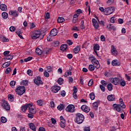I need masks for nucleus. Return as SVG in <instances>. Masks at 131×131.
I'll return each mask as SVG.
<instances>
[{
	"mask_svg": "<svg viewBox=\"0 0 131 131\" xmlns=\"http://www.w3.org/2000/svg\"><path fill=\"white\" fill-rule=\"evenodd\" d=\"M119 103L120 104H117L116 103L114 104L113 106L114 107V108H116V111L118 112H120V113H121L123 111L122 108L125 109V104H124V102H123V99H122V98H120Z\"/></svg>",
	"mask_w": 131,
	"mask_h": 131,
	"instance_id": "1",
	"label": "nucleus"
},
{
	"mask_svg": "<svg viewBox=\"0 0 131 131\" xmlns=\"http://www.w3.org/2000/svg\"><path fill=\"white\" fill-rule=\"evenodd\" d=\"M83 120H84V116L83 115L78 113L76 115L75 121L78 124H81L82 122H83Z\"/></svg>",
	"mask_w": 131,
	"mask_h": 131,
	"instance_id": "2",
	"label": "nucleus"
},
{
	"mask_svg": "<svg viewBox=\"0 0 131 131\" xmlns=\"http://www.w3.org/2000/svg\"><path fill=\"white\" fill-rule=\"evenodd\" d=\"M15 92L19 96H22L26 92V89L24 86H19L15 89Z\"/></svg>",
	"mask_w": 131,
	"mask_h": 131,
	"instance_id": "3",
	"label": "nucleus"
},
{
	"mask_svg": "<svg viewBox=\"0 0 131 131\" xmlns=\"http://www.w3.org/2000/svg\"><path fill=\"white\" fill-rule=\"evenodd\" d=\"M40 31L37 30L31 32L30 35L32 39H37L40 36H41Z\"/></svg>",
	"mask_w": 131,
	"mask_h": 131,
	"instance_id": "4",
	"label": "nucleus"
},
{
	"mask_svg": "<svg viewBox=\"0 0 131 131\" xmlns=\"http://www.w3.org/2000/svg\"><path fill=\"white\" fill-rule=\"evenodd\" d=\"M104 10L106 13V15H111V14L114 13L115 8L114 7H111L106 8Z\"/></svg>",
	"mask_w": 131,
	"mask_h": 131,
	"instance_id": "5",
	"label": "nucleus"
},
{
	"mask_svg": "<svg viewBox=\"0 0 131 131\" xmlns=\"http://www.w3.org/2000/svg\"><path fill=\"white\" fill-rule=\"evenodd\" d=\"M34 82L36 84V85H39L40 84H43V82L41 80V77L40 76H38L37 77H35L34 79Z\"/></svg>",
	"mask_w": 131,
	"mask_h": 131,
	"instance_id": "6",
	"label": "nucleus"
},
{
	"mask_svg": "<svg viewBox=\"0 0 131 131\" xmlns=\"http://www.w3.org/2000/svg\"><path fill=\"white\" fill-rule=\"evenodd\" d=\"M2 106L3 107L4 109L6 110V111H9L11 108L10 107V105L8 102L6 100H3L2 102Z\"/></svg>",
	"mask_w": 131,
	"mask_h": 131,
	"instance_id": "7",
	"label": "nucleus"
},
{
	"mask_svg": "<svg viewBox=\"0 0 131 131\" xmlns=\"http://www.w3.org/2000/svg\"><path fill=\"white\" fill-rule=\"evenodd\" d=\"M75 106L74 105L72 104H69L66 108V111H67V112H70L71 113H72L74 112Z\"/></svg>",
	"mask_w": 131,
	"mask_h": 131,
	"instance_id": "8",
	"label": "nucleus"
},
{
	"mask_svg": "<svg viewBox=\"0 0 131 131\" xmlns=\"http://www.w3.org/2000/svg\"><path fill=\"white\" fill-rule=\"evenodd\" d=\"M120 79L118 78H114L111 80V82L114 83L115 85H118L120 83Z\"/></svg>",
	"mask_w": 131,
	"mask_h": 131,
	"instance_id": "9",
	"label": "nucleus"
},
{
	"mask_svg": "<svg viewBox=\"0 0 131 131\" xmlns=\"http://www.w3.org/2000/svg\"><path fill=\"white\" fill-rule=\"evenodd\" d=\"M30 107H32V103L26 104L25 105L21 106V111H23V112H25V111L27 110V108H29Z\"/></svg>",
	"mask_w": 131,
	"mask_h": 131,
	"instance_id": "10",
	"label": "nucleus"
},
{
	"mask_svg": "<svg viewBox=\"0 0 131 131\" xmlns=\"http://www.w3.org/2000/svg\"><path fill=\"white\" fill-rule=\"evenodd\" d=\"M92 62L94 64L95 66V68L97 69H99L100 68V62H99V60H97V59H93L92 60Z\"/></svg>",
	"mask_w": 131,
	"mask_h": 131,
	"instance_id": "11",
	"label": "nucleus"
},
{
	"mask_svg": "<svg viewBox=\"0 0 131 131\" xmlns=\"http://www.w3.org/2000/svg\"><path fill=\"white\" fill-rule=\"evenodd\" d=\"M81 110L83 111V112H85L86 113H89L90 111L91 110L90 107L87 105H83L81 107Z\"/></svg>",
	"mask_w": 131,
	"mask_h": 131,
	"instance_id": "12",
	"label": "nucleus"
},
{
	"mask_svg": "<svg viewBox=\"0 0 131 131\" xmlns=\"http://www.w3.org/2000/svg\"><path fill=\"white\" fill-rule=\"evenodd\" d=\"M9 15H11L12 17H18V16H19L18 11L16 10H14V11L10 10L9 12Z\"/></svg>",
	"mask_w": 131,
	"mask_h": 131,
	"instance_id": "13",
	"label": "nucleus"
},
{
	"mask_svg": "<svg viewBox=\"0 0 131 131\" xmlns=\"http://www.w3.org/2000/svg\"><path fill=\"white\" fill-rule=\"evenodd\" d=\"M53 93H58L61 90V88L59 86H53L51 88Z\"/></svg>",
	"mask_w": 131,
	"mask_h": 131,
	"instance_id": "14",
	"label": "nucleus"
},
{
	"mask_svg": "<svg viewBox=\"0 0 131 131\" xmlns=\"http://www.w3.org/2000/svg\"><path fill=\"white\" fill-rule=\"evenodd\" d=\"M93 25L95 29H98L99 28V24L97 20L95 18L92 19Z\"/></svg>",
	"mask_w": 131,
	"mask_h": 131,
	"instance_id": "15",
	"label": "nucleus"
},
{
	"mask_svg": "<svg viewBox=\"0 0 131 131\" xmlns=\"http://www.w3.org/2000/svg\"><path fill=\"white\" fill-rule=\"evenodd\" d=\"M112 65L113 66H120L121 63L117 59H115L112 61Z\"/></svg>",
	"mask_w": 131,
	"mask_h": 131,
	"instance_id": "16",
	"label": "nucleus"
},
{
	"mask_svg": "<svg viewBox=\"0 0 131 131\" xmlns=\"http://www.w3.org/2000/svg\"><path fill=\"white\" fill-rule=\"evenodd\" d=\"M58 34V31L56 29H52L50 33V36L53 37V36H56L57 34Z\"/></svg>",
	"mask_w": 131,
	"mask_h": 131,
	"instance_id": "17",
	"label": "nucleus"
},
{
	"mask_svg": "<svg viewBox=\"0 0 131 131\" xmlns=\"http://www.w3.org/2000/svg\"><path fill=\"white\" fill-rule=\"evenodd\" d=\"M107 100L110 101V102H113V101L115 100V95H111L107 96Z\"/></svg>",
	"mask_w": 131,
	"mask_h": 131,
	"instance_id": "18",
	"label": "nucleus"
},
{
	"mask_svg": "<svg viewBox=\"0 0 131 131\" xmlns=\"http://www.w3.org/2000/svg\"><path fill=\"white\" fill-rule=\"evenodd\" d=\"M100 102L96 101L93 103V107L95 111L98 110V107H99V104Z\"/></svg>",
	"mask_w": 131,
	"mask_h": 131,
	"instance_id": "19",
	"label": "nucleus"
},
{
	"mask_svg": "<svg viewBox=\"0 0 131 131\" xmlns=\"http://www.w3.org/2000/svg\"><path fill=\"white\" fill-rule=\"evenodd\" d=\"M112 54L114 55V56H117L118 55V52L116 51V49L114 48V46H112V50H111Z\"/></svg>",
	"mask_w": 131,
	"mask_h": 131,
	"instance_id": "20",
	"label": "nucleus"
},
{
	"mask_svg": "<svg viewBox=\"0 0 131 131\" xmlns=\"http://www.w3.org/2000/svg\"><path fill=\"white\" fill-rule=\"evenodd\" d=\"M29 113L31 114H35L36 113V110L32 107V106L29 107Z\"/></svg>",
	"mask_w": 131,
	"mask_h": 131,
	"instance_id": "21",
	"label": "nucleus"
},
{
	"mask_svg": "<svg viewBox=\"0 0 131 131\" xmlns=\"http://www.w3.org/2000/svg\"><path fill=\"white\" fill-rule=\"evenodd\" d=\"M68 48V46L66 44H63L60 46V51H62L64 52V51H66L67 50V48Z\"/></svg>",
	"mask_w": 131,
	"mask_h": 131,
	"instance_id": "22",
	"label": "nucleus"
},
{
	"mask_svg": "<svg viewBox=\"0 0 131 131\" xmlns=\"http://www.w3.org/2000/svg\"><path fill=\"white\" fill-rule=\"evenodd\" d=\"M80 51V46H77L74 50L73 53L74 54H78V52Z\"/></svg>",
	"mask_w": 131,
	"mask_h": 131,
	"instance_id": "23",
	"label": "nucleus"
},
{
	"mask_svg": "<svg viewBox=\"0 0 131 131\" xmlns=\"http://www.w3.org/2000/svg\"><path fill=\"white\" fill-rule=\"evenodd\" d=\"M29 126L31 129H32L33 131H36V128H35V125L32 123L29 124Z\"/></svg>",
	"mask_w": 131,
	"mask_h": 131,
	"instance_id": "24",
	"label": "nucleus"
},
{
	"mask_svg": "<svg viewBox=\"0 0 131 131\" xmlns=\"http://www.w3.org/2000/svg\"><path fill=\"white\" fill-rule=\"evenodd\" d=\"M0 9L1 11H6L7 10H8V8L7 7L6 5L5 4H1L0 5Z\"/></svg>",
	"mask_w": 131,
	"mask_h": 131,
	"instance_id": "25",
	"label": "nucleus"
},
{
	"mask_svg": "<svg viewBox=\"0 0 131 131\" xmlns=\"http://www.w3.org/2000/svg\"><path fill=\"white\" fill-rule=\"evenodd\" d=\"M106 28L108 30H109V29H112L114 31H116V27L114 26H112L111 24H110V26H107Z\"/></svg>",
	"mask_w": 131,
	"mask_h": 131,
	"instance_id": "26",
	"label": "nucleus"
},
{
	"mask_svg": "<svg viewBox=\"0 0 131 131\" xmlns=\"http://www.w3.org/2000/svg\"><path fill=\"white\" fill-rule=\"evenodd\" d=\"M107 89L108 91H109V92H111V91L113 90V85L112 84V83H108L107 85Z\"/></svg>",
	"mask_w": 131,
	"mask_h": 131,
	"instance_id": "27",
	"label": "nucleus"
},
{
	"mask_svg": "<svg viewBox=\"0 0 131 131\" xmlns=\"http://www.w3.org/2000/svg\"><path fill=\"white\" fill-rule=\"evenodd\" d=\"M1 39H2V41L4 42H8L9 41V39L6 38V37L4 36H1L0 37Z\"/></svg>",
	"mask_w": 131,
	"mask_h": 131,
	"instance_id": "28",
	"label": "nucleus"
},
{
	"mask_svg": "<svg viewBox=\"0 0 131 131\" xmlns=\"http://www.w3.org/2000/svg\"><path fill=\"white\" fill-rule=\"evenodd\" d=\"M35 52L37 55H39V56H41V55H42V51L41 50L39 49V48H36Z\"/></svg>",
	"mask_w": 131,
	"mask_h": 131,
	"instance_id": "29",
	"label": "nucleus"
},
{
	"mask_svg": "<svg viewBox=\"0 0 131 131\" xmlns=\"http://www.w3.org/2000/svg\"><path fill=\"white\" fill-rule=\"evenodd\" d=\"M93 50L94 51H99V50H100V46L99 44H94Z\"/></svg>",
	"mask_w": 131,
	"mask_h": 131,
	"instance_id": "30",
	"label": "nucleus"
},
{
	"mask_svg": "<svg viewBox=\"0 0 131 131\" xmlns=\"http://www.w3.org/2000/svg\"><path fill=\"white\" fill-rule=\"evenodd\" d=\"M65 21V19L62 17H58L57 18V23H62Z\"/></svg>",
	"mask_w": 131,
	"mask_h": 131,
	"instance_id": "31",
	"label": "nucleus"
},
{
	"mask_svg": "<svg viewBox=\"0 0 131 131\" xmlns=\"http://www.w3.org/2000/svg\"><path fill=\"white\" fill-rule=\"evenodd\" d=\"M80 27L81 29H82V30L83 29H85V26H84V20H81Z\"/></svg>",
	"mask_w": 131,
	"mask_h": 131,
	"instance_id": "32",
	"label": "nucleus"
},
{
	"mask_svg": "<svg viewBox=\"0 0 131 131\" xmlns=\"http://www.w3.org/2000/svg\"><path fill=\"white\" fill-rule=\"evenodd\" d=\"M10 65H11V62L8 61V62H5L3 66V68H7V67H9Z\"/></svg>",
	"mask_w": 131,
	"mask_h": 131,
	"instance_id": "33",
	"label": "nucleus"
},
{
	"mask_svg": "<svg viewBox=\"0 0 131 131\" xmlns=\"http://www.w3.org/2000/svg\"><path fill=\"white\" fill-rule=\"evenodd\" d=\"M88 69L90 70V71H94V70H95V66L93 64H90L88 67Z\"/></svg>",
	"mask_w": 131,
	"mask_h": 131,
	"instance_id": "34",
	"label": "nucleus"
},
{
	"mask_svg": "<svg viewBox=\"0 0 131 131\" xmlns=\"http://www.w3.org/2000/svg\"><path fill=\"white\" fill-rule=\"evenodd\" d=\"M2 16L3 18V19H7L8 17H9V15L8 14V13L7 12H3L2 14Z\"/></svg>",
	"mask_w": 131,
	"mask_h": 131,
	"instance_id": "35",
	"label": "nucleus"
},
{
	"mask_svg": "<svg viewBox=\"0 0 131 131\" xmlns=\"http://www.w3.org/2000/svg\"><path fill=\"white\" fill-rule=\"evenodd\" d=\"M69 75H72V72L70 71H67L64 74V77H67Z\"/></svg>",
	"mask_w": 131,
	"mask_h": 131,
	"instance_id": "36",
	"label": "nucleus"
},
{
	"mask_svg": "<svg viewBox=\"0 0 131 131\" xmlns=\"http://www.w3.org/2000/svg\"><path fill=\"white\" fill-rule=\"evenodd\" d=\"M8 100L11 101V102H13L14 101V96L12 94L8 95Z\"/></svg>",
	"mask_w": 131,
	"mask_h": 131,
	"instance_id": "37",
	"label": "nucleus"
},
{
	"mask_svg": "<svg viewBox=\"0 0 131 131\" xmlns=\"http://www.w3.org/2000/svg\"><path fill=\"white\" fill-rule=\"evenodd\" d=\"M57 82L59 84H63V82H64V79L62 78H59Z\"/></svg>",
	"mask_w": 131,
	"mask_h": 131,
	"instance_id": "38",
	"label": "nucleus"
},
{
	"mask_svg": "<svg viewBox=\"0 0 131 131\" xmlns=\"http://www.w3.org/2000/svg\"><path fill=\"white\" fill-rule=\"evenodd\" d=\"M64 108V105L63 104H60L57 106L58 110H59V111H61V110H63Z\"/></svg>",
	"mask_w": 131,
	"mask_h": 131,
	"instance_id": "39",
	"label": "nucleus"
},
{
	"mask_svg": "<svg viewBox=\"0 0 131 131\" xmlns=\"http://www.w3.org/2000/svg\"><path fill=\"white\" fill-rule=\"evenodd\" d=\"M20 85H28V80H23L20 83Z\"/></svg>",
	"mask_w": 131,
	"mask_h": 131,
	"instance_id": "40",
	"label": "nucleus"
},
{
	"mask_svg": "<svg viewBox=\"0 0 131 131\" xmlns=\"http://www.w3.org/2000/svg\"><path fill=\"white\" fill-rule=\"evenodd\" d=\"M51 51H52V49H49V48H46V49H44L43 50V52L47 54H50V52H51Z\"/></svg>",
	"mask_w": 131,
	"mask_h": 131,
	"instance_id": "41",
	"label": "nucleus"
},
{
	"mask_svg": "<svg viewBox=\"0 0 131 131\" xmlns=\"http://www.w3.org/2000/svg\"><path fill=\"white\" fill-rule=\"evenodd\" d=\"M36 103L39 106H42L43 105V101L42 100H37Z\"/></svg>",
	"mask_w": 131,
	"mask_h": 131,
	"instance_id": "42",
	"label": "nucleus"
},
{
	"mask_svg": "<svg viewBox=\"0 0 131 131\" xmlns=\"http://www.w3.org/2000/svg\"><path fill=\"white\" fill-rule=\"evenodd\" d=\"M120 85H121V86H125V84H126V83L125 82V81L124 80H121L120 81Z\"/></svg>",
	"mask_w": 131,
	"mask_h": 131,
	"instance_id": "43",
	"label": "nucleus"
},
{
	"mask_svg": "<svg viewBox=\"0 0 131 131\" xmlns=\"http://www.w3.org/2000/svg\"><path fill=\"white\" fill-rule=\"evenodd\" d=\"M16 34H17V35H18L19 37L20 38H21V39H23L24 38L23 37V36L22 35H21V31H16Z\"/></svg>",
	"mask_w": 131,
	"mask_h": 131,
	"instance_id": "44",
	"label": "nucleus"
},
{
	"mask_svg": "<svg viewBox=\"0 0 131 131\" xmlns=\"http://www.w3.org/2000/svg\"><path fill=\"white\" fill-rule=\"evenodd\" d=\"M104 75L105 76H106V77H108L109 76H111V75H112V73H111V72H105L104 73Z\"/></svg>",
	"mask_w": 131,
	"mask_h": 131,
	"instance_id": "45",
	"label": "nucleus"
},
{
	"mask_svg": "<svg viewBox=\"0 0 131 131\" xmlns=\"http://www.w3.org/2000/svg\"><path fill=\"white\" fill-rule=\"evenodd\" d=\"M90 98L91 100H95V93H94L93 92L90 93Z\"/></svg>",
	"mask_w": 131,
	"mask_h": 131,
	"instance_id": "46",
	"label": "nucleus"
},
{
	"mask_svg": "<svg viewBox=\"0 0 131 131\" xmlns=\"http://www.w3.org/2000/svg\"><path fill=\"white\" fill-rule=\"evenodd\" d=\"M1 120L2 122H3V123H6V122H7V118H6V117H2Z\"/></svg>",
	"mask_w": 131,
	"mask_h": 131,
	"instance_id": "47",
	"label": "nucleus"
},
{
	"mask_svg": "<svg viewBox=\"0 0 131 131\" xmlns=\"http://www.w3.org/2000/svg\"><path fill=\"white\" fill-rule=\"evenodd\" d=\"M9 30L11 32H14V31H16V28L14 26H11L9 28Z\"/></svg>",
	"mask_w": 131,
	"mask_h": 131,
	"instance_id": "48",
	"label": "nucleus"
},
{
	"mask_svg": "<svg viewBox=\"0 0 131 131\" xmlns=\"http://www.w3.org/2000/svg\"><path fill=\"white\" fill-rule=\"evenodd\" d=\"M16 84V81H12L10 83V85L12 88H15V85Z\"/></svg>",
	"mask_w": 131,
	"mask_h": 131,
	"instance_id": "49",
	"label": "nucleus"
},
{
	"mask_svg": "<svg viewBox=\"0 0 131 131\" xmlns=\"http://www.w3.org/2000/svg\"><path fill=\"white\" fill-rule=\"evenodd\" d=\"M48 72H53V68L51 66L47 67Z\"/></svg>",
	"mask_w": 131,
	"mask_h": 131,
	"instance_id": "50",
	"label": "nucleus"
},
{
	"mask_svg": "<svg viewBox=\"0 0 131 131\" xmlns=\"http://www.w3.org/2000/svg\"><path fill=\"white\" fill-rule=\"evenodd\" d=\"M93 83H94V80H93V79H90L88 83L89 86H92Z\"/></svg>",
	"mask_w": 131,
	"mask_h": 131,
	"instance_id": "51",
	"label": "nucleus"
},
{
	"mask_svg": "<svg viewBox=\"0 0 131 131\" xmlns=\"http://www.w3.org/2000/svg\"><path fill=\"white\" fill-rule=\"evenodd\" d=\"M11 71L12 69H10V68H8L5 71V73L6 74H9V73H10V72H11Z\"/></svg>",
	"mask_w": 131,
	"mask_h": 131,
	"instance_id": "52",
	"label": "nucleus"
},
{
	"mask_svg": "<svg viewBox=\"0 0 131 131\" xmlns=\"http://www.w3.org/2000/svg\"><path fill=\"white\" fill-rule=\"evenodd\" d=\"M13 57V55L10 54L6 57V59L7 60H12Z\"/></svg>",
	"mask_w": 131,
	"mask_h": 131,
	"instance_id": "53",
	"label": "nucleus"
},
{
	"mask_svg": "<svg viewBox=\"0 0 131 131\" xmlns=\"http://www.w3.org/2000/svg\"><path fill=\"white\" fill-rule=\"evenodd\" d=\"M106 3H107V5H108L109 6H111V5L114 4V0H108Z\"/></svg>",
	"mask_w": 131,
	"mask_h": 131,
	"instance_id": "54",
	"label": "nucleus"
},
{
	"mask_svg": "<svg viewBox=\"0 0 131 131\" xmlns=\"http://www.w3.org/2000/svg\"><path fill=\"white\" fill-rule=\"evenodd\" d=\"M32 59H33V57L29 56L27 58H25L24 61L25 62H28V61H30V60H32Z\"/></svg>",
	"mask_w": 131,
	"mask_h": 131,
	"instance_id": "55",
	"label": "nucleus"
},
{
	"mask_svg": "<svg viewBox=\"0 0 131 131\" xmlns=\"http://www.w3.org/2000/svg\"><path fill=\"white\" fill-rule=\"evenodd\" d=\"M60 45V42L59 41H55L54 42V47H58Z\"/></svg>",
	"mask_w": 131,
	"mask_h": 131,
	"instance_id": "56",
	"label": "nucleus"
},
{
	"mask_svg": "<svg viewBox=\"0 0 131 131\" xmlns=\"http://www.w3.org/2000/svg\"><path fill=\"white\" fill-rule=\"evenodd\" d=\"M66 42L68 45H69V46H72V45H73V42H72L71 40H67Z\"/></svg>",
	"mask_w": 131,
	"mask_h": 131,
	"instance_id": "57",
	"label": "nucleus"
},
{
	"mask_svg": "<svg viewBox=\"0 0 131 131\" xmlns=\"http://www.w3.org/2000/svg\"><path fill=\"white\" fill-rule=\"evenodd\" d=\"M41 30L42 32H43V33H46V32H47V31H48V28H42L41 29Z\"/></svg>",
	"mask_w": 131,
	"mask_h": 131,
	"instance_id": "58",
	"label": "nucleus"
},
{
	"mask_svg": "<svg viewBox=\"0 0 131 131\" xmlns=\"http://www.w3.org/2000/svg\"><path fill=\"white\" fill-rule=\"evenodd\" d=\"M27 73L28 74V75H30V76H32V71L31 70H28L27 72Z\"/></svg>",
	"mask_w": 131,
	"mask_h": 131,
	"instance_id": "59",
	"label": "nucleus"
},
{
	"mask_svg": "<svg viewBox=\"0 0 131 131\" xmlns=\"http://www.w3.org/2000/svg\"><path fill=\"white\" fill-rule=\"evenodd\" d=\"M44 76H45V77H49V76H50V74H49V73H48V72H47V71H44Z\"/></svg>",
	"mask_w": 131,
	"mask_h": 131,
	"instance_id": "60",
	"label": "nucleus"
},
{
	"mask_svg": "<svg viewBox=\"0 0 131 131\" xmlns=\"http://www.w3.org/2000/svg\"><path fill=\"white\" fill-rule=\"evenodd\" d=\"M99 86L102 92H105V87L103 85H100Z\"/></svg>",
	"mask_w": 131,
	"mask_h": 131,
	"instance_id": "61",
	"label": "nucleus"
},
{
	"mask_svg": "<svg viewBox=\"0 0 131 131\" xmlns=\"http://www.w3.org/2000/svg\"><path fill=\"white\" fill-rule=\"evenodd\" d=\"M45 19H50V13L47 12L45 15Z\"/></svg>",
	"mask_w": 131,
	"mask_h": 131,
	"instance_id": "62",
	"label": "nucleus"
},
{
	"mask_svg": "<svg viewBox=\"0 0 131 131\" xmlns=\"http://www.w3.org/2000/svg\"><path fill=\"white\" fill-rule=\"evenodd\" d=\"M101 84H102V85H104V86H106V85H107V82H106V81L101 80Z\"/></svg>",
	"mask_w": 131,
	"mask_h": 131,
	"instance_id": "63",
	"label": "nucleus"
},
{
	"mask_svg": "<svg viewBox=\"0 0 131 131\" xmlns=\"http://www.w3.org/2000/svg\"><path fill=\"white\" fill-rule=\"evenodd\" d=\"M46 129L45 128V127H40L38 129V131H45Z\"/></svg>",
	"mask_w": 131,
	"mask_h": 131,
	"instance_id": "64",
	"label": "nucleus"
}]
</instances>
